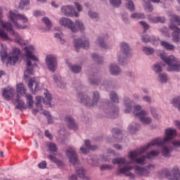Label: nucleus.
I'll list each match as a JSON object with an SVG mask.
<instances>
[{
    "instance_id": "f257e3e1",
    "label": "nucleus",
    "mask_w": 180,
    "mask_h": 180,
    "mask_svg": "<svg viewBox=\"0 0 180 180\" xmlns=\"http://www.w3.org/2000/svg\"><path fill=\"white\" fill-rule=\"evenodd\" d=\"M149 144L150 143H148L146 146L129 152L128 158H129L130 161L127 162L126 158H117L113 159L112 164H118L119 165L118 172L120 174H123L126 176H129V179H134V174L130 172V171H131V169H135V173L137 175H139V176H148L150 174V171H153V169L155 168L154 165H149L146 167H141L139 165H136L135 167L130 166L129 164H133V161H134L136 164L143 165V164H146V160H147V158H154V157L159 155L160 150H154L150 153H148L146 156L140 157L141 154L144 153L147 151V150L155 146L150 145L148 148H147Z\"/></svg>"
},
{
    "instance_id": "f03ea898",
    "label": "nucleus",
    "mask_w": 180,
    "mask_h": 180,
    "mask_svg": "<svg viewBox=\"0 0 180 180\" xmlns=\"http://www.w3.org/2000/svg\"><path fill=\"white\" fill-rule=\"evenodd\" d=\"M0 46L1 47V61L5 63V61L7 60L8 64H11V65H15V64H16L18 62V60H19V55L22 54L20 49L18 48H13L12 53L8 55V52H6V45L0 44Z\"/></svg>"
},
{
    "instance_id": "7ed1b4c3",
    "label": "nucleus",
    "mask_w": 180,
    "mask_h": 180,
    "mask_svg": "<svg viewBox=\"0 0 180 180\" xmlns=\"http://www.w3.org/2000/svg\"><path fill=\"white\" fill-rule=\"evenodd\" d=\"M165 136L162 138H157L153 139L152 141L149 143L147 146V148L150 147V146H164V144H168V142L171 141L172 139L176 136V129L168 128L165 131Z\"/></svg>"
},
{
    "instance_id": "20e7f679",
    "label": "nucleus",
    "mask_w": 180,
    "mask_h": 180,
    "mask_svg": "<svg viewBox=\"0 0 180 180\" xmlns=\"http://www.w3.org/2000/svg\"><path fill=\"white\" fill-rule=\"evenodd\" d=\"M25 57H27V70L24 72L25 78H29L30 75H33V65H32V60L39 61L37 57L33 56L34 51V47L33 46H27L25 49Z\"/></svg>"
},
{
    "instance_id": "39448f33",
    "label": "nucleus",
    "mask_w": 180,
    "mask_h": 180,
    "mask_svg": "<svg viewBox=\"0 0 180 180\" xmlns=\"http://www.w3.org/2000/svg\"><path fill=\"white\" fill-rule=\"evenodd\" d=\"M44 98H43L40 96H37L36 97V103H35V106L37 108H34L32 110V113L33 115H37V113H43V106L41 105V102L44 101V103L46 105H50V102H51V99H53V97H51V94H50L49 91H48L47 89L44 90Z\"/></svg>"
},
{
    "instance_id": "423d86ee",
    "label": "nucleus",
    "mask_w": 180,
    "mask_h": 180,
    "mask_svg": "<svg viewBox=\"0 0 180 180\" xmlns=\"http://www.w3.org/2000/svg\"><path fill=\"white\" fill-rule=\"evenodd\" d=\"M170 18V23L169 25V27L171 30H173V33L172 36L173 37V41L174 43H178L179 41V34H180V29L178 26H180V17L176 15V14L169 15ZM178 26H176V25Z\"/></svg>"
},
{
    "instance_id": "0eeeda50",
    "label": "nucleus",
    "mask_w": 180,
    "mask_h": 180,
    "mask_svg": "<svg viewBox=\"0 0 180 180\" xmlns=\"http://www.w3.org/2000/svg\"><path fill=\"white\" fill-rule=\"evenodd\" d=\"M160 57L167 65L168 71H180V61L174 56H167V53L160 54Z\"/></svg>"
},
{
    "instance_id": "6e6552de",
    "label": "nucleus",
    "mask_w": 180,
    "mask_h": 180,
    "mask_svg": "<svg viewBox=\"0 0 180 180\" xmlns=\"http://www.w3.org/2000/svg\"><path fill=\"white\" fill-rule=\"evenodd\" d=\"M7 16L16 29H26V27H27V25H20L19 23H18V20H22L23 23H27V22H29V19H27L26 15L23 14H17L11 11Z\"/></svg>"
},
{
    "instance_id": "1a4fd4ad",
    "label": "nucleus",
    "mask_w": 180,
    "mask_h": 180,
    "mask_svg": "<svg viewBox=\"0 0 180 180\" xmlns=\"http://www.w3.org/2000/svg\"><path fill=\"white\" fill-rule=\"evenodd\" d=\"M0 26L4 27V29H6L8 32H11V34L15 37L18 44H20L21 46H26L27 41L23 40V37L19 35L18 32H15V31H13V28L11 22H4V21L0 20Z\"/></svg>"
},
{
    "instance_id": "9d476101",
    "label": "nucleus",
    "mask_w": 180,
    "mask_h": 180,
    "mask_svg": "<svg viewBox=\"0 0 180 180\" xmlns=\"http://www.w3.org/2000/svg\"><path fill=\"white\" fill-rule=\"evenodd\" d=\"M130 56V46L125 42L120 44V51L118 53V61L119 64L123 65L124 60Z\"/></svg>"
},
{
    "instance_id": "9b49d317",
    "label": "nucleus",
    "mask_w": 180,
    "mask_h": 180,
    "mask_svg": "<svg viewBox=\"0 0 180 180\" xmlns=\"http://www.w3.org/2000/svg\"><path fill=\"white\" fill-rule=\"evenodd\" d=\"M124 104L125 106V109L124 110V113H131L132 112L134 116V112L135 113H140L139 111L141 110V105H136L133 107V101H130L129 97L124 98Z\"/></svg>"
},
{
    "instance_id": "f8f14e48",
    "label": "nucleus",
    "mask_w": 180,
    "mask_h": 180,
    "mask_svg": "<svg viewBox=\"0 0 180 180\" xmlns=\"http://www.w3.org/2000/svg\"><path fill=\"white\" fill-rule=\"evenodd\" d=\"M112 103H108L105 104L103 108V112L107 117H117L119 112V108L113 105L112 108Z\"/></svg>"
},
{
    "instance_id": "ddd939ff",
    "label": "nucleus",
    "mask_w": 180,
    "mask_h": 180,
    "mask_svg": "<svg viewBox=\"0 0 180 180\" xmlns=\"http://www.w3.org/2000/svg\"><path fill=\"white\" fill-rule=\"evenodd\" d=\"M65 154L67 157H68L69 162H70V164H72V165H77V164H79L78 155H77V152L74 148L68 147L65 151Z\"/></svg>"
},
{
    "instance_id": "4468645a",
    "label": "nucleus",
    "mask_w": 180,
    "mask_h": 180,
    "mask_svg": "<svg viewBox=\"0 0 180 180\" xmlns=\"http://www.w3.org/2000/svg\"><path fill=\"white\" fill-rule=\"evenodd\" d=\"M74 44L76 51L77 52L78 49L81 48L84 50H88V49H89V39L85 37H83L81 39H75L74 40Z\"/></svg>"
},
{
    "instance_id": "2eb2a0df",
    "label": "nucleus",
    "mask_w": 180,
    "mask_h": 180,
    "mask_svg": "<svg viewBox=\"0 0 180 180\" xmlns=\"http://www.w3.org/2000/svg\"><path fill=\"white\" fill-rule=\"evenodd\" d=\"M59 25L70 29L71 32H73V33H77V32H78V29L75 27V25L70 18L63 17L59 20Z\"/></svg>"
},
{
    "instance_id": "dca6fc26",
    "label": "nucleus",
    "mask_w": 180,
    "mask_h": 180,
    "mask_svg": "<svg viewBox=\"0 0 180 180\" xmlns=\"http://www.w3.org/2000/svg\"><path fill=\"white\" fill-rule=\"evenodd\" d=\"M46 65L51 72L57 70V58L53 55H48L46 58Z\"/></svg>"
},
{
    "instance_id": "f3484780",
    "label": "nucleus",
    "mask_w": 180,
    "mask_h": 180,
    "mask_svg": "<svg viewBox=\"0 0 180 180\" xmlns=\"http://www.w3.org/2000/svg\"><path fill=\"white\" fill-rule=\"evenodd\" d=\"M134 116L136 117H139V119L141 120V123L143 124H150L153 120L150 117H147V115L148 113L146 110H141L139 112H134Z\"/></svg>"
},
{
    "instance_id": "a211bd4d",
    "label": "nucleus",
    "mask_w": 180,
    "mask_h": 180,
    "mask_svg": "<svg viewBox=\"0 0 180 180\" xmlns=\"http://www.w3.org/2000/svg\"><path fill=\"white\" fill-rule=\"evenodd\" d=\"M60 12L65 15V16H69L72 18L75 16V18H78L79 14L75 12V9L72 8L71 6H63L60 8Z\"/></svg>"
},
{
    "instance_id": "6ab92c4d",
    "label": "nucleus",
    "mask_w": 180,
    "mask_h": 180,
    "mask_svg": "<svg viewBox=\"0 0 180 180\" xmlns=\"http://www.w3.org/2000/svg\"><path fill=\"white\" fill-rule=\"evenodd\" d=\"M165 175L167 179L180 180V171L177 166H174L172 169V174L169 172V170H165Z\"/></svg>"
},
{
    "instance_id": "aec40b11",
    "label": "nucleus",
    "mask_w": 180,
    "mask_h": 180,
    "mask_svg": "<svg viewBox=\"0 0 180 180\" xmlns=\"http://www.w3.org/2000/svg\"><path fill=\"white\" fill-rule=\"evenodd\" d=\"M2 96L7 101H13L16 98V94H15V89L6 88L2 89Z\"/></svg>"
},
{
    "instance_id": "412c9836",
    "label": "nucleus",
    "mask_w": 180,
    "mask_h": 180,
    "mask_svg": "<svg viewBox=\"0 0 180 180\" xmlns=\"http://www.w3.org/2000/svg\"><path fill=\"white\" fill-rule=\"evenodd\" d=\"M77 101H79L80 103L84 105V106H87L88 108L92 107V103H91V98L82 92L78 94Z\"/></svg>"
},
{
    "instance_id": "4be33fe9",
    "label": "nucleus",
    "mask_w": 180,
    "mask_h": 180,
    "mask_svg": "<svg viewBox=\"0 0 180 180\" xmlns=\"http://www.w3.org/2000/svg\"><path fill=\"white\" fill-rule=\"evenodd\" d=\"M40 82L39 80L36 79V78H32L28 84V86L30 89H31L32 94H34V92H37L40 89Z\"/></svg>"
},
{
    "instance_id": "5701e85b",
    "label": "nucleus",
    "mask_w": 180,
    "mask_h": 180,
    "mask_svg": "<svg viewBox=\"0 0 180 180\" xmlns=\"http://www.w3.org/2000/svg\"><path fill=\"white\" fill-rule=\"evenodd\" d=\"M65 122L68 123V127H70V129L72 130H77V129H78V125H77V123H75L74 118H72L71 115L66 116L65 118Z\"/></svg>"
},
{
    "instance_id": "b1692460",
    "label": "nucleus",
    "mask_w": 180,
    "mask_h": 180,
    "mask_svg": "<svg viewBox=\"0 0 180 180\" xmlns=\"http://www.w3.org/2000/svg\"><path fill=\"white\" fill-rule=\"evenodd\" d=\"M96 148V146H91V142L89 140H85L84 141V146H82L80 148V151L83 154H86L89 150H95Z\"/></svg>"
},
{
    "instance_id": "393cba45",
    "label": "nucleus",
    "mask_w": 180,
    "mask_h": 180,
    "mask_svg": "<svg viewBox=\"0 0 180 180\" xmlns=\"http://www.w3.org/2000/svg\"><path fill=\"white\" fill-rule=\"evenodd\" d=\"M158 147H162V155L165 157V158H170L171 153H172V148L167 147V144H164L163 146H158Z\"/></svg>"
},
{
    "instance_id": "a878e982",
    "label": "nucleus",
    "mask_w": 180,
    "mask_h": 180,
    "mask_svg": "<svg viewBox=\"0 0 180 180\" xmlns=\"http://www.w3.org/2000/svg\"><path fill=\"white\" fill-rule=\"evenodd\" d=\"M149 22L151 23H165L167 19L164 16L149 17Z\"/></svg>"
},
{
    "instance_id": "bb28decb",
    "label": "nucleus",
    "mask_w": 180,
    "mask_h": 180,
    "mask_svg": "<svg viewBox=\"0 0 180 180\" xmlns=\"http://www.w3.org/2000/svg\"><path fill=\"white\" fill-rule=\"evenodd\" d=\"M99 101H101V96L99 95V92L98 91L93 92L92 100L90 99V103H91V106H96Z\"/></svg>"
},
{
    "instance_id": "cd10ccee",
    "label": "nucleus",
    "mask_w": 180,
    "mask_h": 180,
    "mask_svg": "<svg viewBox=\"0 0 180 180\" xmlns=\"http://www.w3.org/2000/svg\"><path fill=\"white\" fill-rule=\"evenodd\" d=\"M20 96H19V94H16L15 98L13 101V103H15V102H16L18 103L16 108L22 110L25 108V102L22 100H20Z\"/></svg>"
},
{
    "instance_id": "c85d7f7f",
    "label": "nucleus",
    "mask_w": 180,
    "mask_h": 180,
    "mask_svg": "<svg viewBox=\"0 0 180 180\" xmlns=\"http://www.w3.org/2000/svg\"><path fill=\"white\" fill-rule=\"evenodd\" d=\"M110 72L112 75H119L122 72V70L118 68L116 64H111L110 66Z\"/></svg>"
},
{
    "instance_id": "c756f323",
    "label": "nucleus",
    "mask_w": 180,
    "mask_h": 180,
    "mask_svg": "<svg viewBox=\"0 0 180 180\" xmlns=\"http://www.w3.org/2000/svg\"><path fill=\"white\" fill-rule=\"evenodd\" d=\"M66 63L68 64L69 68H70L71 71H72V72H75V74H78V72H81L82 70V66L78 65H71V63H70V62L67 60H66Z\"/></svg>"
},
{
    "instance_id": "7c9ffc66",
    "label": "nucleus",
    "mask_w": 180,
    "mask_h": 180,
    "mask_svg": "<svg viewBox=\"0 0 180 180\" xmlns=\"http://www.w3.org/2000/svg\"><path fill=\"white\" fill-rule=\"evenodd\" d=\"M47 158L48 160H50V161H52V162L56 164L58 167H63V165H64V163L61 160L57 159V158H56V156H53V155H48Z\"/></svg>"
},
{
    "instance_id": "2f4dec72",
    "label": "nucleus",
    "mask_w": 180,
    "mask_h": 180,
    "mask_svg": "<svg viewBox=\"0 0 180 180\" xmlns=\"http://www.w3.org/2000/svg\"><path fill=\"white\" fill-rule=\"evenodd\" d=\"M25 98H27V105L29 109H32L33 108V105H34V101H33V96L30 94H27L25 95Z\"/></svg>"
},
{
    "instance_id": "473e14b6",
    "label": "nucleus",
    "mask_w": 180,
    "mask_h": 180,
    "mask_svg": "<svg viewBox=\"0 0 180 180\" xmlns=\"http://www.w3.org/2000/svg\"><path fill=\"white\" fill-rule=\"evenodd\" d=\"M89 81L91 85H99L101 84V79H98V77L95 75L90 76Z\"/></svg>"
},
{
    "instance_id": "72a5a7b5",
    "label": "nucleus",
    "mask_w": 180,
    "mask_h": 180,
    "mask_svg": "<svg viewBox=\"0 0 180 180\" xmlns=\"http://www.w3.org/2000/svg\"><path fill=\"white\" fill-rule=\"evenodd\" d=\"M112 133L114 139H116L117 140H120V139H122V131H120V129L114 128L112 130Z\"/></svg>"
},
{
    "instance_id": "f704fd0d",
    "label": "nucleus",
    "mask_w": 180,
    "mask_h": 180,
    "mask_svg": "<svg viewBox=\"0 0 180 180\" xmlns=\"http://www.w3.org/2000/svg\"><path fill=\"white\" fill-rule=\"evenodd\" d=\"M158 79L161 84H167L168 82V76L165 73L159 74Z\"/></svg>"
},
{
    "instance_id": "c9c22d12",
    "label": "nucleus",
    "mask_w": 180,
    "mask_h": 180,
    "mask_svg": "<svg viewBox=\"0 0 180 180\" xmlns=\"http://www.w3.org/2000/svg\"><path fill=\"white\" fill-rule=\"evenodd\" d=\"M110 154L115 155V151L112 149H108V155L102 158L103 161H110V160H112V155H110Z\"/></svg>"
},
{
    "instance_id": "e433bc0d",
    "label": "nucleus",
    "mask_w": 180,
    "mask_h": 180,
    "mask_svg": "<svg viewBox=\"0 0 180 180\" xmlns=\"http://www.w3.org/2000/svg\"><path fill=\"white\" fill-rule=\"evenodd\" d=\"M41 115L46 116V117L47 118V120H48V123L49 124L54 123V120H53V117H51V115H50V112H49L47 110H44V111H42Z\"/></svg>"
},
{
    "instance_id": "4c0bfd02",
    "label": "nucleus",
    "mask_w": 180,
    "mask_h": 180,
    "mask_svg": "<svg viewBox=\"0 0 180 180\" xmlns=\"http://www.w3.org/2000/svg\"><path fill=\"white\" fill-rule=\"evenodd\" d=\"M17 92H19L20 95H25L26 94V89L25 88V84H18L16 86Z\"/></svg>"
},
{
    "instance_id": "58836bf2",
    "label": "nucleus",
    "mask_w": 180,
    "mask_h": 180,
    "mask_svg": "<svg viewBox=\"0 0 180 180\" xmlns=\"http://www.w3.org/2000/svg\"><path fill=\"white\" fill-rule=\"evenodd\" d=\"M53 79L55 82H56L58 86H60V88H65V83L61 81V79L58 77V76L53 75Z\"/></svg>"
},
{
    "instance_id": "ea45409f",
    "label": "nucleus",
    "mask_w": 180,
    "mask_h": 180,
    "mask_svg": "<svg viewBox=\"0 0 180 180\" xmlns=\"http://www.w3.org/2000/svg\"><path fill=\"white\" fill-rule=\"evenodd\" d=\"M125 6L130 12H134V3L131 0H125Z\"/></svg>"
},
{
    "instance_id": "a19ab883",
    "label": "nucleus",
    "mask_w": 180,
    "mask_h": 180,
    "mask_svg": "<svg viewBox=\"0 0 180 180\" xmlns=\"http://www.w3.org/2000/svg\"><path fill=\"white\" fill-rule=\"evenodd\" d=\"M110 99L115 103H119V96L115 91H111L110 93Z\"/></svg>"
},
{
    "instance_id": "79ce46f5",
    "label": "nucleus",
    "mask_w": 180,
    "mask_h": 180,
    "mask_svg": "<svg viewBox=\"0 0 180 180\" xmlns=\"http://www.w3.org/2000/svg\"><path fill=\"white\" fill-rule=\"evenodd\" d=\"M160 44L161 46H162V47L166 49V50H174L175 49V46H174V45L165 41H162L160 42Z\"/></svg>"
},
{
    "instance_id": "37998d69",
    "label": "nucleus",
    "mask_w": 180,
    "mask_h": 180,
    "mask_svg": "<svg viewBox=\"0 0 180 180\" xmlns=\"http://www.w3.org/2000/svg\"><path fill=\"white\" fill-rule=\"evenodd\" d=\"M142 51L146 56H151V54L154 53V49L148 46H143Z\"/></svg>"
},
{
    "instance_id": "c03bdc74",
    "label": "nucleus",
    "mask_w": 180,
    "mask_h": 180,
    "mask_svg": "<svg viewBox=\"0 0 180 180\" xmlns=\"http://www.w3.org/2000/svg\"><path fill=\"white\" fill-rule=\"evenodd\" d=\"M140 127H141L140 124H136L135 126L131 124L129 126L128 129L130 133H131L132 134H136V131H138V130H140Z\"/></svg>"
},
{
    "instance_id": "a18cd8bd",
    "label": "nucleus",
    "mask_w": 180,
    "mask_h": 180,
    "mask_svg": "<svg viewBox=\"0 0 180 180\" xmlns=\"http://www.w3.org/2000/svg\"><path fill=\"white\" fill-rule=\"evenodd\" d=\"M30 4V0H21L19 4L20 9H25L27 6Z\"/></svg>"
},
{
    "instance_id": "49530a36",
    "label": "nucleus",
    "mask_w": 180,
    "mask_h": 180,
    "mask_svg": "<svg viewBox=\"0 0 180 180\" xmlns=\"http://www.w3.org/2000/svg\"><path fill=\"white\" fill-rule=\"evenodd\" d=\"M76 173L77 174L79 178H84L85 176V170L82 167H76Z\"/></svg>"
},
{
    "instance_id": "de8ad7c7",
    "label": "nucleus",
    "mask_w": 180,
    "mask_h": 180,
    "mask_svg": "<svg viewBox=\"0 0 180 180\" xmlns=\"http://www.w3.org/2000/svg\"><path fill=\"white\" fill-rule=\"evenodd\" d=\"M75 24L76 29H77V32L79 30H85V26L84 25V23L82 22L79 20H76Z\"/></svg>"
},
{
    "instance_id": "09e8293b",
    "label": "nucleus",
    "mask_w": 180,
    "mask_h": 180,
    "mask_svg": "<svg viewBox=\"0 0 180 180\" xmlns=\"http://www.w3.org/2000/svg\"><path fill=\"white\" fill-rule=\"evenodd\" d=\"M153 71L160 75V74H161L162 72V68L161 67V65L160 63L155 64L153 65Z\"/></svg>"
},
{
    "instance_id": "8fccbe9b",
    "label": "nucleus",
    "mask_w": 180,
    "mask_h": 180,
    "mask_svg": "<svg viewBox=\"0 0 180 180\" xmlns=\"http://www.w3.org/2000/svg\"><path fill=\"white\" fill-rule=\"evenodd\" d=\"M96 43L102 49H109V46L105 44V41H103V39L102 38H98L96 41Z\"/></svg>"
},
{
    "instance_id": "3c124183",
    "label": "nucleus",
    "mask_w": 180,
    "mask_h": 180,
    "mask_svg": "<svg viewBox=\"0 0 180 180\" xmlns=\"http://www.w3.org/2000/svg\"><path fill=\"white\" fill-rule=\"evenodd\" d=\"M0 38L3 39V40H11V38H9V36H8V34L4 31V30L0 28Z\"/></svg>"
},
{
    "instance_id": "603ef678",
    "label": "nucleus",
    "mask_w": 180,
    "mask_h": 180,
    "mask_svg": "<svg viewBox=\"0 0 180 180\" xmlns=\"http://www.w3.org/2000/svg\"><path fill=\"white\" fill-rule=\"evenodd\" d=\"M55 37L58 40L60 44H64L65 43V40L63 39V33L58 32L55 34Z\"/></svg>"
},
{
    "instance_id": "864d4df0",
    "label": "nucleus",
    "mask_w": 180,
    "mask_h": 180,
    "mask_svg": "<svg viewBox=\"0 0 180 180\" xmlns=\"http://www.w3.org/2000/svg\"><path fill=\"white\" fill-rule=\"evenodd\" d=\"M131 18L132 19H144V18H146V17L144 16V14H143V13H132L131 15Z\"/></svg>"
},
{
    "instance_id": "5fc2aeb1",
    "label": "nucleus",
    "mask_w": 180,
    "mask_h": 180,
    "mask_svg": "<svg viewBox=\"0 0 180 180\" xmlns=\"http://www.w3.org/2000/svg\"><path fill=\"white\" fill-rule=\"evenodd\" d=\"M47 146H48L49 150L51 153L57 152V146H56L55 143H49Z\"/></svg>"
},
{
    "instance_id": "6e6d98bb",
    "label": "nucleus",
    "mask_w": 180,
    "mask_h": 180,
    "mask_svg": "<svg viewBox=\"0 0 180 180\" xmlns=\"http://www.w3.org/2000/svg\"><path fill=\"white\" fill-rule=\"evenodd\" d=\"M109 1L110 4L115 8H117L122 5V0H109Z\"/></svg>"
},
{
    "instance_id": "4d7b16f0",
    "label": "nucleus",
    "mask_w": 180,
    "mask_h": 180,
    "mask_svg": "<svg viewBox=\"0 0 180 180\" xmlns=\"http://www.w3.org/2000/svg\"><path fill=\"white\" fill-rule=\"evenodd\" d=\"M91 57L93 60L96 61V63H98V64H102V58L98 56V54L93 53Z\"/></svg>"
},
{
    "instance_id": "13d9d810",
    "label": "nucleus",
    "mask_w": 180,
    "mask_h": 180,
    "mask_svg": "<svg viewBox=\"0 0 180 180\" xmlns=\"http://www.w3.org/2000/svg\"><path fill=\"white\" fill-rule=\"evenodd\" d=\"M42 22L46 25V26L48 27V29H50L53 25L51 24V21L48 18H42Z\"/></svg>"
},
{
    "instance_id": "bf43d9fd",
    "label": "nucleus",
    "mask_w": 180,
    "mask_h": 180,
    "mask_svg": "<svg viewBox=\"0 0 180 180\" xmlns=\"http://www.w3.org/2000/svg\"><path fill=\"white\" fill-rule=\"evenodd\" d=\"M113 166L109 165H103L100 167L101 171H106V169H112Z\"/></svg>"
},
{
    "instance_id": "052dcab7",
    "label": "nucleus",
    "mask_w": 180,
    "mask_h": 180,
    "mask_svg": "<svg viewBox=\"0 0 180 180\" xmlns=\"http://www.w3.org/2000/svg\"><path fill=\"white\" fill-rule=\"evenodd\" d=\"M150 43H152L153 46H158V44H160V39L152 37L150 39Z\"/></svg>"
},
{
    "instance_id": "680f3d73",
    "label": "nucleus",
    "mask_w": 180,
    "mask_h": 180,
    "mask_svg": "<svg viewBox=\"0 0 180 180\" xmlns=\"http://www.w3.org/2000/svg\"><path fill=\"white\" fill-rule=\"evenodd\" d=\"M145 11H147L148 12H153V10L154 9L153 8V6L151 5V3H146L144 6Z\"/></svg>"
},
{
    "instance_id": "e2e57ef3",
    "label": "nucleus",
    "mask_w": 180,
    "mask_h": 180,
    "mask_svg": "<svg viewBox=\"0 0 180 180\" xmlns=\"http://www.w3.org/2000/svg\"><path fill=\"white\" fill-rule=\"evenodd\" d=\"M160 32L164 34L166 37H169V32H168V28L167 27L160 29Z\"/></svg>"
},
{
    "instance_id": "0e129e2a",
    "label": "nucleus",
    "mask_w": 180,
    "mask_h": 180,
    "mask_svg": "<svg viewBox=\"0 0 180 180\" xmlns=\"http://www.w3.org/2000/svg\"><path fill=\"white\" fill-rule=\"evenodd\" d=\"M142 41L143 43H150L151 41V38L148 35H144L142 37Z\"/></svg>"
},
{
    "instance_id": "69168bd1",
    "label": "nucleus",
    "mask_w": 180,
    "mask_h": 180,
    "mask_svg": "<svg viewBox=\"0 0 180 180\" xmlns=\"http://www.w3.org/2000/svg\"><path fill=\"white\" fill-rule=\"evenodd\" d=\"M39 168H41L42 169H44V168H46L47 167V163L46 161H42L41 163L38 165Z\"/></svg>"
},
{
    "instance_id": "338daca9",
    "label": "nucleus",
    "mask_w": 180,
    "mask_h": 180,
    "mask_svg": "<svg viewBox=\"0 0 180 180\" xmlns=\"http://www.w3.org/2000/svg\"><path fill=\"white\" fill-rule=\"evenodd\" d=\"M89 16L92 19H95L96 18H98V13H94L92 11L89 12Z\"/></svg>"
},
{
    "instance_id": "774afa93",
    "label": "nucleus",
    "mask_w": 180,
    "mask_h": 180,
    "mask_svg": "<svg viewBox=\"0 0 180 180\" xmlns=\"http://www.w3.org/2000/svg\"><path fill=\"white\" fill-rule=\"evenodd\" d=\"M174 147L180 148V141H174L172 142Z\"/></svg>"
}]
</instances>
